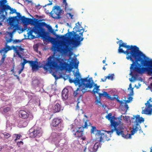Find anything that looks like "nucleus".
Masks as SVG:
<instances>
[{
	"label": "nucleus",
	"instance_id": "1",
	"mask_svg": "<svg viewBox=\"0 0 152 152\" xmlns=\"http://www.w3.org/2000/svg\"><path fill=\"white\" fill-rule=\"evenodd\" d=\"M119 42L121 43L119 44V46L118 50V52L119 53H123L126 55V58L128 60H130L132 62L130 66V71H134V68L137 67L138 66V61L141 63V60L138 61H137V59L140 58L139 55L141 53L142 55L141 57L142 60L144 59L147 57L145 55L140 51L138 47L135 45H127L126 43L122 42V40H120Z\"/></svg>",
	"mask_w": 152,
	"mask_h": 152
},
{
	"label": "nucleus",
	"instance_id": "2",
	"mask_svg": "<svg viewBox=\"0 0 152 152\" xmlns=\"http://www.w3.org/2000/svg\"><path fill=\"white\" fill-rule=\"evenodd\" d=\"M43 68L45 70L58 69L59 68L66 69L71 71L73 68L72 65L68 64L64 61L63 58H60L59 56L55 57L54 56H50L47 59V61L44 65Z\"/></svg>",
	"mask_w": 152,
	"mask_h": 152
},
{
	"label": "nucleus",
	"instance_id": "3",
	"mask_svg": "<svg viewBox=\"0 0 152 152\" xmlns=\"http://www.w3.org/2000/svg\"><path fill=\"white\" fill-rule=\"evenodd\" d=\"M39 21L41 20H38L37 26H34L32 29L30 28H28L27 34L28 38L29 39H33L35 38V36L32 34L34 32L35 34H39L40 35L41 37L44 41L51 42L54 41V38L50 37L49 35L48 32L44 31L41 32V27L47 26V25L45 22H39Z\"/></svg>",
	"mask_w": 152,
	"mask_h": 152
},
{
	"label": "nucleus",
	"instance_id": "4",
	"mask_svg": "<svg viewBox=\"0 0 152 152\" xmlns=\"http://www.w3.org/2000/svg\"><path fill=\"white\" fill-rule=\"evenodd\" d=\"M75 76L76 78L74 79L69 78V80L70 83H74L75 85H78L80 89L82 94L80 95L81 96L85 93L87 91V88H91L93 86L94 83L92 78L88 79V77L80 78L81 76L79 72H77Z\"/></svg>",
	"mask_w": 152,
	"mask_h": 152
},
{
	"label": "nucleus",
	"instance_id": "5",
	"mask_svg": "<svg viewBox=\"0 0 152 152\" xmlns=\"http://www.w3.org/2000/svg\"><path fill=\"white\" fill-rule=\"evenodd\" d=\"M142 53L140 54V58L137 59V61H138L141 60L142 62L140 64H139L137 67H135L134 68V70L138 73L140 74H142L145 71L148 72V74L152 75V59H150L147 57L146 58L142 60L141 57ZM152 78V77H151Z\"/></svg>",
	"mask_w": 152,
	"mask_h": 152
},
{
	"label": "nucleus",
	"instance_id": "6",
	"mask_svg": "<svg viewBox=\"0 0 152 152\" xmlns=\"http://www.w3.org/2000/svg\"><path fill=\"white\" fill-rule=\"evenodd\" d=\"M105 117L110 121L111 127H113V128L112 129L111 131H107V133H112L114 132L115 131L117 134L118 135L122 134L123 130L124 128V126L120 125L118 122L114 121L113 119L114 117L112 116V114L111 113L108 114Z\"/></svg>",
	"mask_w": 152,
	"mask_h": 152
},
{
	"label": "nucleus",
	"instance_id": "7",
	"mask_svg": "<svg viewBox=\"0 0 152 152\" xmlns=\"http://www.w3.org/2000/svg\"><path fill=\"white\" fill-rule=\"evenodd\" d=\"M135 118H136L135 121V122H136L135 126V128H132V130L131 131V134H128L127 133L126 134H125L123 131L124 129L123 130V132L122 133V134H121L120 135H121L122 137L126 139L130 138L131 135H133L138 130L139 128L138 126H140L139 123H141L142 122H143L144 121V120L142 117H140V115H137L135 116L134 115L132 118V119H134Z\"/></svg>",
	"mask_w": 152,
	"mask_h": 152
},
{
	"label": "nucleus",
	"instance_id": "8",
	"mask_svg": "<svg viewBox=\"0 0 152 152\" xmlns=\"http://www.w3.org/2000/svg\"><path fill=\"white\" fill-rule=\"evenodd\" d=\"M17 15L16 16L11 17L9 18L8 23L10 26V28L11 29L13 28L16 26L14 23L16 22L19 21L20 20L24 25L28 24L29 18H26L24 16H21L19 13H17Z\"/></svg>",
	"mask_w": 152,
	"mask_h": 152
},
{
	"label": "nucleus",
	"instance_id": "9",
	"mask_svg": "<svg viewBox=\"0 0 152 152\" xmlns=\"http://www.w3.org/2000/svg\"><path fill=\"white\" fill-rule=\"evenodd\" d=\"M95 133L96 137L97 139H99V141L100 142H104L105 141H108L109 140V137H108L107 134L109 133H107V132L103 130L100 131L96 129L95 126H92L91 129V133Z\"/></svg>",
	"mask_w": 152,
	"mask_h": 152
},
{
	"label": "nucleus",
	"instance_id": "10",
	"mask_svg": "<svg viewBox=\"0 0 152 152\" xmlns=\"http://www.w3.org/2000/svg\"><path fill=\"white\" fill-rule=\"evenodd\" d=\"M12 49L15 51L16 54L20 58L22 57L16 47L13 45L11 46L6 45L5 47H4V48L0 50V53H3V54L2 55V58L0 60V66L4 61L5 59L7 56L6 54L8 51L11 50Z\"/></svg>",
	"mask_w": 152,
	"mask_h": 152
},
{
	"label": "nucleus",
	"instance_id": "11",
	"mask_svg": "<svg viewBox=\"0 0 152 152\" xmlns=\"http://www.w3.org/2000/svg\"><path fill=\"white\" fill-rule=\"evenodd\" d=\"M83 31L79 33L80 36L76 34L74 31L69 32V36L70 39V42L73 45L79 44L80 42L83 41V38L81 37L83 36Z\"/></svg>",
	"mask_w": 152,
	"mask_h": 152
},
{
	"label": "nucleus",
	"instance_id": "12",
	"mask_svg": "<svg viewBox=\"0 0 152 152\" xmlns=\"http://www.w3.org/2000/svg\"><path fill=\"white\" fill-rule=\"evenodd\" d=\"M7 0H0V14L1 13H4L5 12L6 15H7V11L8 10H10V13L13 14L14 13H18L16 12V10L11 8V7L8 5L6 4L7 3Z\"/></svg>",
	"mask_w": 152,
	"mask_h": 152
},
{
	"label": "nucleus",
	"instance_id": "13",
	"mask_svg": "<svg viewBox=\"0 0 152 152\" xmlns=\"http://www.w3.org/2000/svg\"><path fill=\"white\" fill-rule=\"evenodd\" d=\"M64 13V11L61 9L60 7L55 6L53 7L52 11L50 13V16L54 19H59L61 18L60 16Z\"/></svg>",
	"mask_w": 152,
	"mask_h": 152
},
{
	"label": "nucleus",
	"instance_id": "14",
	"mask_svg": "<svg viewBox=\"0 0 152 152\" xmlns=\"http://www.w3.org/2000/svg\"><path fill=\"white\" fill-rule=\"evenodd\" d=\"M28 134L30 137H39L42 136V133L40 129H36L34 127L31 128L29 130Z\"/></svg>",
	"mask_w": 152,
	"mask_h": 152
},
{
	"label": "nucleus",
	"instance_id": "15",
	"mask_svg": "<svg viewBox=\"0 0 152 152\" xmlns=\"http://www.w3.org/2000/svg\"><path fill=\"white\" fill-rule=\"evenodd\" d=\"M63 47H60L57 44H55L53 47L54 48V51H60L64 53H66L69 50L70 47L67 44L64 43L63 44Z\"/></svg>",
	"mask_w": 152,
	"mask_h": 152
},
{
	"label": "nucleus",
	"instance_id": "16",
	"mask_svg": "<svg viewBox=\"0 0 152 152\" xmlns=\"http://www.w3.org/2000/svg\"><path fill=\"white\" fill-rule=\"evenodd\" d=\"M83 130L82 129L81 127L77 128H73L72 129V132L75 137H77L80 139L84 140L83 136Z\"/></svg>",
	"mask_w": 152,
	"mask_h": 152
},
{
	"label": "nucleus",
	"instance_id": "17",
	"mask_svg": "<svg viewBox=\"0 0 152 152\" xmlns=\"http://www.w3.org/2000/svg\"><path fill=\"white\" fill-rule=\"evenodd\" d=\"M146 107L145 109L142 111V113L151 115L152 112V105L150 104L149 101H148L145 104Z\"/></svg>",
	"mask_w": 152,
	"mask_h": 152
},
{
	"label": "nucleus",
	"instance_id": "18",
	"mask_svg": "<svg viewBox=\"0 0 152 152\" xmlns=\"http://www.w3.org/2000/svg\"><path fill=\"white\" fill-rule=\"evenodd\" d=\"M29 64L31 67L33 71H37L41 66L38 64V62L36 61H30Z\"/></svg>",
	"mask_w": 152,
	"mask_h": 152
},
{
	"label": "nucleus",
	"instance_id": "19",
	"mask_svg": "<svg viewBox=\"0 0 152 152\" xmlns=\"http://www.w3.org/2000/svg\"><path fill=\"white\" fill-rule=\"evenodd\" d=\"M94 86H95V87L94 88V89L92 90V92L95 95L96 94H97L99 95V99H100L102 96L106 98V97L104 96L103 95H102L101 94H104V93L105 94V92H107L104 91H103L102 93H100L99 92L100 90V89H99V88L100 87V86H98L96 84H94Z\"/></svg>",
	"mask_w": 152,
	"mask_h": 152
},
{
	"label": "nucleus",
	"instance_id": "20",
	"mask_svg": "<svg viewBox=\"0 0 152 152\" xmlns=\"http://www.w3.org/2000/svg\"><path fill=\"white\" fill-rule=\"evenodd\" d=\"M102 95H103L104 96L106 97V98L109 99L111 100H113L114 99H116L117 102H119L121 104H123L124 103L122 100H120L118 99V96L117 95H114V97H111L109 94L107 93H105V94H101Z\"/></svg>",
	"mask_w": 152,
	"mask_h": 152
},
{
	"label": "nucleus",
	"instance_id": "21",
	"mask_svg": "<svg viewBox=\"0 0 152 152\" xmlns=\"http://www.w3.org/2000/svg\"><path fill=\"white\" fill-rule=\"evenodd\" d=\"M100 147L99 144L98 142H96L94 145L90 144L88 147V149L91 152H95L97 151L98 148Z\"/></svg>",
	"mask_w": 152,
	"mask_h": 152
},
{
	"label": "nucleus",
	"instance_id": "22",
	"mask_svg": "<svg viewBox=\"0 0 152 152\" xmlns=\"http://www.w3.org/2000/svg\"><path fill=\"white\" fill-rule=\"evenodd\" d=\"M19 115L22 118L26 119L29 116V112L28 111L20 110L19 111Z\"/></svg>",
	"mask_w": 152,
	"mask_h": 152
},
{
	"label": "nucleus",
	"instance_id": "23",
	"mask_svg": "<svg viewBox=\"0 0 152 152\" xmlns=\"http://www.w3.org/2000/svg\"><path fill=\"white\" fill-rule=\"evenodd\" d=\"M55 103L56 104L53 107L54 113H58L63 110V107L59 104L56 103V102H55Z\"/></svg>",
	"mask_w": 152,
	"mask_h": 152
},
{
	"label": "nucleus",
	"instance_id": "24",
	"mask_svg": "<svg viewBox=\"0 0 152 152\" xmlns=\"http://www.w3.org/2000/svg\"><path fill=\"white\" fill-rule=\"evenodd\" d=\"M61 122V120L58 118H53L52 121L51 125L53 127L57 126Z\"/></svg>",
	"mask_w": 152,
	"mask_h": 152
},
{
	"label": "nucleus",
	"instance_id": "25",
	"mask_svg": "<svg viewBox=\"0 0 152 152\" xmlns=\"http://www.w3.org/2000/svg\"><path fill=\"white\" fill-rule=\"evenodd\" d=\"M68 90L67 89L64 88L62 92V97L65 99H67L68 97Z\"/></svg>",
	"mask_w": 152,
	"mask_h": 152
},
{
	"label": "nucleus",
	"instance_id": "26",
	"mask_svg": "<svg viewBox=\"0 0 152 152\" xmlns=\"http://www.w3.org/2000/svg\"><path fill=\"white\" fill-rule=\"evenodd\" d=\"M38 20L37 19L34 18L33 19L29 18L28 24L37 26Z\"/></svg>",
	"mask_w": 152,
	"mask_h": 152
},
{
	"label": "nucleus",
	"instance_id": "27",
	"mask_svg": "<svg viewBox=\"0 0 152 152\" xmlns=\"http://www.w3.org/2000/svg\"><path fill=\"white\" fill-rule=\"evenodd\" d=\"M69 32L68 33H66L64 35L61 36V38L62 40H66L69 39L70 42V39L69 36Z\"/></svg>",
	"mask_w": 152,
	"mask_h": 152
},
{
	"label": "nucleus",
	"instance_id": "28",
	"mask_svg": "<svg viewBox=\"0 0 152 152\" xmlns=\"http://www.w3.org/2000/svg\"><path fill=\"white\" fill-rule=\"evenodd\" d=\"M47 27L48 28V30L49 32L53 34V35H55V32L54 31V30L52 29L51 26L48 25H47Z\"/></svg>",
	"mask_w": 152,
	"mask_h": 152
},
{
	"label": "nucleus",
	"instance_id": "29",
	"mask_svg": "<svg viewBox=\"0 0 152 152\" xmlns=\"http://www.w3.org/2000/svg\"><path fill=\"white\" fill-rule=\"evenodd\" d=\"M81 91L80 88H77L76 90L74 91L73 93V95L75 97L77 95L79 94V92Z\"/></svg>",
	"mask_w": 152,
	"mask_h": 152
},
{
	"label": "nucleus",
	"instance_id": "30",
	"mask_svg": "<svg viewBox=\"0 0 152 152\" xmlns=\"http://www.w3.org/2000/svg\"><path fill=\"white\" fill-rule=\"evenodd\" d=\"M5 18V15L3 14L0 16V26L2 25L3 22Z\"/></svg>",
	"mask_w": 152,
	"mask_h": 152
},
{
	"label": "nucleus",
	"instance_id": "31",
	"mask_svg": "<svg viewBox=\"0 0 152 152\" xmlns=\"http://www.w3.org/2000/svg\"><path fill=\"white\" fill-rule=\"evenodd\" d=\"M29 61H27L25 58H23V62L22 63H21V66L22 67L21 68L24 69L25 64L27 63H28L29 64Z\"/></svg>",
	"mask_w": 152,
	"mask_h": 152
},
{
	"label": "nucleus",
	"instance_id": "32",
	"mask_svg": "<svg viewBox=\"0 0 152 152\" xmlns=\"http://www.w3.org/2000/svg\"><path fill=\"white\" fill-rule=\"evenodd\" d=\"M11 109V107H7L4 108L3 109V113H6L7 112L10 111Z\"/></svg>",
	"mask_w": 152,
	"mask_h": 152
},
{
	"label": "nucleus",
	"instance_id": "33",
	"mask_svg": "<svg viewBox=\"0 0 152 152\" xmlns=\"http://www.w3.org/2000/svg\"><path fill=\"white\" fill-rule=\"evenodd\" d=\"M132 99L133 98L132 97H129L128 100H124L125 104H127V103L130 102V101L132 100Z\"/></svg>",
	"mask_w": 152,
	"mask_h": 152
},
{
	"label": "nucleus",
	"instance_id": "34",
	"mask_svg": "<svg viewBox=\"0 0 152 152\" xmlns=\"http://www.w3.org/2000/svg\"><path fill=\"white\" fill-rule=\"evenodd\" d=\"M114 75L113 74L110 75L109 74L108 76H106L107 78L108 79H110L111 80H113V79Z\"/></svg>",
	"mask_w": 152,
	"mask_h": 152
},
{
	"label": "nucleus",
	"instance_id": "35",
	"mask_svg": "<svg viewBox=\"0 0 152 152\" xmlns=\"http://www.w3.org/2000/svg\"><path fill=\"white\" fill-rule=\"evenodd\" d=\"M13 40L12 39V38H10V39L7 40L5 44L4 47H5L6 45H7L8 46H9V45H7V43L9 42H10L12 41H13Z\"/></svg>",
	"mask_w": 152,
	"mask_h": 152
},
{
	"label": "nucleus",
	"instance_id": "36",
	"mask_svg": "<svg viewBox=\"0 0 152 152\" xmlns=\"http://www.w3.org/2000/svg\"><path fill=\"white\" fill-rule=\"evenodd\" d=\"M3 134L4 136V137L6 138H8L9 137H10L11 136V134L7 132H5Z\"/></svg>",
	"mask_w": 152,
	"mask_h": 152
},
{
	"label": "nucleus",
	"instance_id": "37",
	"mask_svg": "<svg viewBox=\"0 0 152 152\" xmlns=\"http://www.w3.org/2000/svg\"><path fill=\"white\" fill-rule=\"evenodd\" d=\"M63 3L64 5V10L65 11L67 10V4L66 2V0H63Z\"/></svg>",
	"mask_w": 152,
	"mask_h": 152
},
{
	"label": "nucleus",
	"instance_id": "38",
	"mask_svg": "<svg viewBox=\"0 0 152 152\" xmlns=\"http://www.w3.org/2000/svg\"><path fill=\"white\" fill-rule=\"evenodd\" d=\"M14 135L16 136V138L15 140V142H16L17 140L19 139L21 137H22V136L19 134H15Z\"/></svg>",
	"mask_w": 152,
	"mask_h": 152
},
{
	"label": "nucleus",
	"instance_id": "39",
	"mask_svg": "<svg viewBox=\"0 0 152 152\" xmlns=\"http://www.w3.org/2000/svg\"><path fill=\"white\" fill-rule=\"evenodd\" d=\"M96 104H97L99 107H101L102 106V104L99 100L96 99Z\"/></svg>",
	"mask_w": 152,
	"mask_h": 152
},
{
	"label": "nucleus",
	"instance_id": "40",
	"mask_svg": "<svg viewBox=\"0 0 152 152\" xmlns=\"http://www.w3.org/2000/svg\"><path fill=\"white\" fill-rule=\"evenodd\" d=\"M88 121L87 120L86 121H85L84 122V125L83 126V128H82V129L84 130V129L87 128L88 126V124H87Z\"/></svg>",
	"mask_w": 152,
	"mask_h": 152
},
{
	"label": "nucleus",
	"instance_id": "41",
	"mask_svg": "<svg viewBox=\"0 0 152 152\" xmlns=\"http://www.w3.org/2000/svg\"><path fill=\"white\" fill-rule=\"evenodd\" d=\"M21 42V40H19V39H18V40L15 39V40H13V43L15 44V43H17L20 42Z\"/></svg>",
	"mask_w": 152,
	"mask_h": 152
},
{
	"label": "nucleus",
	"instance_id": "42",
	"mask_svg": "<svg viewBox=\"0 0 152 152\" xmlns=\"http://www.w3.org/2000/svg\"><path fill=\"white\" fill-rule=\"evenodd\" d=\"M23 142L22 141H20L17 142V145H18L19 147H20L21 145H23Z\"/></svg>",
	"mask_w": 152,
	"mask_h": 152
},
{
	"label": "nucleus",
	"instance_id": "43",
	"mask_svg": "<svg viewBox=\"0 0 152 152\" xmlns=\"http://www.w3.org/2000/svg\"><path fill=\"white\" fill-rule=\"evenodd\" d=\"M15 25H16V26L14 28H13V31L12 32H13V33H14V32H15L17 29V25H16V24H15ZM10 28L11 29H12H12H11V28Z\"/></svg>",
	"mask_w": 152,
	"mask_h": 152
},
{
	"label": "nucleus",
	"instance_id": "44",
	"mask_svg": "<svg viewBox=\"0 0 152 152\" xmlns=\"http://www.w3.org/2000/svg\"><path fill=\"white\" fill-rule=\"evenodd\" d=\"M67 15L69 16V17H70V18L71 19H73V15H72L71 13H67Z\"/></svg>",
	"mask_w": 152,
	"mask_h": 152
},
{
	"label": "nucleus",
	"instance_id": "45",
	"mask_svg": "<svg viewBox=\"0 0 152 152\" xmlns=\"http://www.w3.org/2000/svg\"><path fill=\"white\" fill-rule=\"evenodd\" d=\"M107 79V78L106 76L105 77L104 79H103V78L101 79V81H102L103 82H105L106 80Z\"/></svg>",
	"mask_w": 152,
	"mask_h": 152
},
{
	"label": "nucleus",
	"instance_id": "46",
	"mask_svg": "<svg viewBox=\"0 0 152 152\" xmlns=\"http://www.w3.org/2000/svg\"><path fill=\"white\" fill-rule=\"evenodd\" d=\"M16 47H18L19 50L20 51H23L24 50V49L22 48L20 46L18 47V46H16Z\"/></svg>",
	"mask_w": 152,
	"mask_h": 152
},
{
	"label": "nucleus",
	"instance_id": "47",
	"mask_svg": "<svg viewBox=\"0 0 152 152\" xmlns=\"http://www.w3.org/2000/svg\"><path fill=\"white\" fill-rule=\"evenodd\" d=\"M124 107L126 110V111L129 108V107H128V105L127 104H125Z\"/></svg>",
	"mask_w": 152,
	"mask_h": 152
},
{
	"label": "nucleus",
	"instance_id": "48",
	"mask_svg": "<svg viewBox=\"0 0 152 152\" xmlns=\"http://www.w3.org/2000/svg\"><path fill=\"white\" fill-rule=\"evenodd\" d=\"M24 69L22 68L19 70L18 72V75L20 74L23 71Z\"/></svg>",
	"mask_w": 152,
	"mask_h": 152
},
{
	"label": "nucleus",
	"instance_id": "49",
	"mask_svg": "<svg viewBox=\"0 0 152 152\" xmlns=\"http://www.w3.org/2000/svg\"><path fill=\"white\" fill-rule=\"evenodd\" d=\"M82 148H83V152H86V147L85 146H83L82 147Z\"/></svg>",
	"mask_w": 152,
	"mask_h": 152
},
{
	"label": "nucleus",
	"instance_id": "50",
	"mask_svg": "<svg viewBox=\"0 0 152 152\" xmlns=\"http://www.w3.org/2000/svg\"><path fill=\"white\" fill-rule=\"evenodd\" d=\"M133 88H132L131 89V92L130 94V95H132L133 94Z\"/></svg>",
	"mask_w": 152,
	"mask_h": 152
},
{
	"label": "nucleus",
	"instance_id": "51",
	"mask_svg": "<svg viewBox=\"0 0 152 152\" xmlns=\"http://www.w3.org/2000/svg\"><path fill=\"white\" fill-rule=\"evenodd\" d=\"M14 66H15V64H14V63L13 64V65L12 69L11 70V72L14 71Z\"/></svg>",
	"mask_w": 152,
	"mask_h": 152
},
{
	"label": "nucleus",
	"instance_id": "52",
	"mask_svg": "<svg viewBox=\"0 0 152 152\" xmlns=\"http://www.w3.org/2000/svg\"><path fill=\"white\" fill-rule=\"evenodd\" d=\"M76 26L77 27L80 26V24L79 23V22H78L76 24Z\"/></svg>",
	"mask_w": 152,
	"mask_h": 152
},
{
	"label": "nucleus",
	"instance_id": "53",
	"mask_svg": "<svg viewBox=\"0 0 152 152\" xmlns=\"http://www.w3.org/2000/svg\"><path fill=\"white\" fill-rule=\"evenodd\" d=\"M52 4V2H51V3H49L45 5L44 7H46L47 5L49 6L50 5H51Z\"/></svg>",
	"mask_w": 152,
	"mask_h": 152
},
{
	"label": "nucleus",
	"instance_id": "54",
	"mask_svg": "<svg viewBox=\"0 0 152 152\" xmlns=\"http://www.w3.org/2000/svg\"><path fill=\"white\" fill-rule=\"evenodd\" d=\"M12 34L13 32L10 33V38H12L13 37Z\"/></svg>",
	"mask_w": 152,
	"mask_h": 152
},
{
	"label": "nucleus",
	"instance_id": "55",
	"mask_svg": "<svg viewBox=\"0 0 152 152\" xmlns=\"http://www.w3.org/2000/svg\"><path fill=\"white\" fill-rule=\"evenodd\" d=\"M78 66V64H75V68L76 69L77 68Z\"/></svg>",
	"mask_w": 152,
	"mask_h": 152
},
{
	"label": "nucleus",
	"instance_id": "56",
	"mask_svg": "<svg viewBox=\"0 0 152 152\" xmlns=\"http://www.w3.org/2000/svg\"><path fill=\"white\" fill-rule=\"evenodd\" d=\"M148 87L149 88H152V83H151L149 86H148Z\"/></svg>",
	"mask_w": 152,
	"mask_h": 152
},
{
	"label": "nucleus",
	"instance_id": "57",
	"mask_svg": "<svg viewBox=\"0 0 152 152\" xmlns=\"http://www.w3.org/2000/svg\"><path fill=\"white\" fill-rule=\"evenodd\" d=\"M15 76L17 77V78L18 80H19V77L17 75H15Z\"/></svg>",
	"mask_w": 152,
	"mask_h": 152
},
{
	"label": "nucleus",
	"instance_id": "58",
	"mask_svg": "<svg viewBox=\"0 0 152 152\" xmlns=\"http://www.w3.org/2000/svg\"><path fill=\"white\" fill-rule=\"evenodd\" d=\"M105 61H106L105 60H104L102 62L103 64H104V63H105Z\"/></svg>",
	"mask_w": 152,
	"mask_h": 152
},
{
	"label": "nucleus",
	"instance_id": "59",
	"mask_svg": "<svg viewBox=\"0 0 152 152\" xmlns=\"http://www.w3.org/2000/svg\"><path fill=\"white\" fill-rule=\"evenodd\" d=\"M103 69L105 70V69H106V68L104 66L103 67Z\"/></svg>",
	"mask_w": 152,
	"mask_h": 152
},
{
	"label": "nucleus",
	"instance_id": "60",
	"mask_svg": "<svg viewBox=\"0 0 152 152\" xmlns=\"http://www.w3.org/2000/svg\"><path fill=\"white\" fill-rule=\"evenodd\" d=\"M129 87L130 88H131L132 87V85L131 84H130L129 85Z\"/></svg>",
	"mask_w": 152,
	"mask_h": 152
},
{
	"label": "nucleus",
	"instance_id": "61",
	"mask_svg": "<svg viewBox=\"0 0 152 152\" xmlns=\"http://www.w3.org/2000/svg\"><path fill=\"white\" fill-rule=\"evenodd\" d=\"M150 152H152V148H150Z\"/></svg>",
	"mask_w": 152,
	"mask_h": 152
},
{
	"label": "nucleus",
	"instance_id": "62",
	"mask_svg": "<svg viewBox=\"0 0 152 152\" xmlns=\"http://www.w3.org/2000/svg\"><path fill=\"white\" fill-rule=\"evenodd\" d=\"M132 72H131V73H130V75H132Z\"/></svg>",
	"mask_w": 152,
	"mask_h": 152
},
{
	"label": "nucleus",
	"instance_id": "63",
	"mask_svg": "<svg viewBox=\"0 0 152 152\" xmlns=\"http://www.w3.org/2000/svg\"><path fill=\"white\" fill-rule=\"evenodd\" d=\"M130 81L131 82H132L133 81V80H130Z\"/></svg>",
	"mask_w": 152,
	"mask_h": 152
},
{
	"label": "nucleus",
	"instance_id": "64",
	"mask_svg": "<svg viewBox=\"0 0 152 152\" xmlns=\"http://www.w3.org/2000/svg\"><path fill=\"white\" fill-rule=\"evenodd\" d=\"M79 103V102H78L77 104V107H78V104Z\"/></svg>",
	"mask_w": 152,
	"mask_h": 152
}]
</instances>
